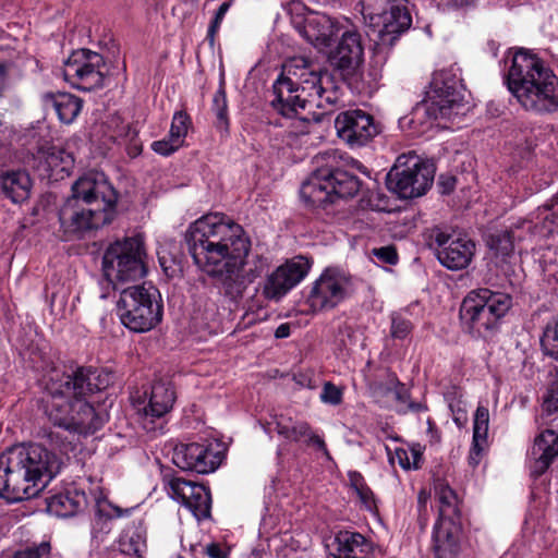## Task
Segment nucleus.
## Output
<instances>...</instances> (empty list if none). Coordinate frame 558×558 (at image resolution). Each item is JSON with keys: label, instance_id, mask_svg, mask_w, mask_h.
Listing matches in <instances>:
<instances>
[{"label": "nucleus", "instance_id": "nucleus-1", "mask_svg": "<svg viewBox=\"0 0 558 558\" xmlns=\"http://www.w3.org/2000/svg\"><path fill=\"white\" fill-rule=\"evenodd\" d=\"M185 240L197 267L219 278L223 295L234 302L270 266L266 256L251 250V240L242 227L219 213L194 221Z\"/></svg>", "mask_w": 558, "mask_h": 558}, {"label": "nucleus", "instance_id": "nucleus-2", "mask_svg": "<svg viewBox=\"0 0 558 558\" xmlns=\"http://www.w3.org/2000/svg\"><path fill=\"white\" fill-rule=\"evenodd\" d=\"M110 375L77 367L71 372L53 368L47 375L45 413L49 421L72 435H90L100 429L107 414L97 412L87 397L105 389Z\"/></svg>", "mask_w": 558, "mask_h": 558}, {"label": "nucleus", "instance_id": "nucleus-3", "mask_svg": "<svg viewBox=\"0 0 558 558\" xmlns=\"http://www.w3.org/2000/svg\"><path fill=\"white\" fill-rule=\"evenodd\" d=\"M61 466L59 458L38 444H20L0 454V498L19 502L38 496Z\"/></svg>", "mask_w": 558, "mask_h": 558}, {"label": "nucleus", "instance_id": "nucleus-4", "mask_svg": "<svg viewBox=\"0 0 558 558\" xmlns=\"http://www.w3.org/2000/svg\"><path fill=\"white\" fill-rule=\"evenodd\" d=\"M117 192L102 173H87L72 185V196L59 210L64 240L80 239L113 219Z\"/></svg>", "mask_w": 558, "mask_h": 558}, {"label": "nucleus", "instance_id": "nucleus-5", "mask_svg": "<svg viewBox=\"0 0 558 558\" xmlns=\"http://www.w3.org/2000/svg\"><path fill=\"white\" fill-rule=\"evenodd\" d=\"M507 86L526 111L546 114L558 110V77L534 53L520 49L513 54Z\"/></svg>", "mask_w": 558, "mask_h": 558}, {"label": "nucleus", "instance_id": "nucleus-6", "mask_svg": "<svg viewBox=\"0 0 558 558\" xmlns=\"http://www.w3.org/2000/svg\"><path fill=\"white\" fill-rule=\"evenodd\" d=\"M511 304L507 293L477 289L464 298L460 316L473 336L488 339L496 333L500 318L510 310Z\"/></svg>", "mask_w": 558, "mask_h": 558}, {"label": "nucleus", "instance_id": "nucleus-7", "mask_svg": "<svg viewBox=\"0 0 558 558\" xmlns=\"http://www.w3.org/2000/svg\"><path fill=\"white\" fill-rule=\"evenodd\" d=\"M360 180L350 172L320 167L302 183L301 198L311 207H326L336 198L353 197L360 190Z\"/></svg>", "mask_w": 558, "mask_h": 558}, {"label": "nucleus", "instance_id": "nucleus-8", "mask_svg": "<svg viewBox=\"0 0 558 558\" xmlns=\"http://www.w3.org/2000/svg\"><path fill=\"white\" fill-rule=\"evenodd\" d=\"M145 257L144 243L140 236L111 243L102 256L106 280L118 289L120 284L143 278L146 275Z\"/></svg>", "mask_w": 558, "mask_h": 558}, {"label": "nucleus", "instance_id": "nucleus-9", "mask_svg": "<svg viewBox=\"0 0 558 558\" xmlns=\"http://www.w3.org/2000/svg\"><path fill=\"white\" fill-rule=\"evenodd\" d=\"M159 292L144 286L122 289L117 304L122 324L132 331L145 332L154 328L162 317V306L157 301Z\"/></svg>", "mask_w": 558, "mask_h": 558}, {"label": "nucleus", "instance_id": "nucleus-10", "mask_svg": "<svg viewBox=\"0 0 558 558\" xmlns=\"http://www.w3.org/2000/svg\"><path fill=\"white\" fill-rule=\"evenodd\" d=\"M387 174L388 189L400 198L422 196L432 186L434 168L417 156H400Z\"/></svg>", "mask_w": 558, "mask_h": 558}, {"label": "nucleus", "instance_id": "nucleus-11", "mask_svg": "<svg viewBox=\"0 0 558 558\" xmlns=\"http://www.w3.org/2000/svg\"><path fill=\"white\" fill-rule=\"evenodd\" d=\"M62 71L64 80L73 87L92 92L104 86L107 66L102 56L81 49L68 58Z\"/></svg>", "mask_w": 558, "mask_h": 558}, {"label": "nucleus", "instance_id": "nucleus-12", "mask_svg": "<svg viewBox=\"0 0 558 558\" xmlns=\"http://www.w3.org/2000/svg\"><path fill=\"white\" fill-rule=\"evenodd\" d=\"M463 93L460 80L449 71L434 74L424 99L440 120H451L462 113Z\"/></svg>", "mask_w": 558, "mask_h": 558}, {"label": "nucleus", "instance_id": "nucleus-13", "mask_svg": "<svg viewBox=\"0 0 558 558\" xmlns=\"http://www.w3.org/2000/svg\"><path fill=\"white\" fill-rule=\"evenodd\" d=\"M428 245L439 263L450 270L466 268L475 254V243L466 236L453 238L439 227L428 231Z\"/></svg>", "mask_w": 558, "mask_h": 558}, {"label": "nucleus", "instance_id": "nucleus-14", "mask_svg": "<svg viewBox=\"0 0 558 558\" xmlns=\"http://www.w3.org/2000/svg\"><path fill=\"white\" fill-rule=\"evenodd\" d=\"M353 292L352 277L338 268H327L313 283L308 302L315 311L331 310Z\"/></svg>", "mask_w": 558, "mask_h": 558}, {"label": "nucleus", "instance_id": "nucleus-15", "mask_svg": "<svg viewBox=\"0 0 558 558\" xmlns=\"http://www.w3.org/2000/svg\"><path fill=\"white\" fill-rule=\"evenodd\" d=\"M335 129L338 137L351 148L366 145L378 134L373 117L359 109L340 112Z\"/></svg>", "mask_w": 558, "mask_h": 558}, {"label": "nucleus", "instance_id": "nucleus-16", "mask_svg": "<svg viewBox=\"0 0 558 558\" xmlns=\"http://www.w3.org/2000/svg\"><path fill=\"white\" fill-rule=\"evenodd\" d=\"M311 264L303 256H295L279 266L263 283L262 292L267 300H280L307 275Z\"/></svg>", "mask_w": 558, "mask_h": 558}, {"label": "nucleus", "instance_id": "nucleus-17", "mask_svg": "<svg viewBox=\"0 0 558 558\" xmlns=\"http://www.w3.org/2000/svg\"><path fill=\"white\" fill-rule=\"evenodd\" d=\"M347 21L345 17L337 19L319 12H308L302 21H294V27L310 44L323 49L330 46Z\"/></svg>", "mask_w": 558, "mask_h": 558}, {"label": "nucleus", "instance_id": "nucleus-18", "mask_svg": "<svg viewBox=\"0 0 558 558\" xmlns=\"http://www.w3.org/2000/svg\"><path fill=\"white\" fill-rule=\"evenodd\" d=\"M169 495L185 506L197 520L210 517L211 497L209 490L181 477L168 480Z\"/></svg>", "mask_w": 558, "mask_h": 558}, {"label": "nucleus", "instance_id": "nucleus-19", "mask_svg": "<svg viewBox=\"0 0 558 558\" xmlns=\"http://www.w3.org/2000/svg\"><path fill=\"white\" fill-rule=\"evenodd\" d=\"M172 462L183 471L207 474L219 466L220 457L205 444H178L173 448Z\"/></svg>", "mask_w": 558, "mask_h": 558}, {"label": "nucleus", "instance_id": "nucleus-20", "mask_svg": "<svg viewBox=\"0 0 558 558\" xmlns=\"http://www.w3.org/2000/svg\"><path fill=\"white\" fill-rule=\"evenodd\" d=\"M284 72L292 75L299 86V93L314 99L324 84H330L327 71H322L316 64L303 57H296L284 63Z\"/></svg>", "mask_w": 558, "mask_h": 558}, {"label": "nucleus", "instance_id": "nucleus-21", "mask_svg": "<svg viewBox=\"0 0 558 558\" xmlns=\"http://www.w3.org/2000/svg\"><path fill=\"white\" fill-rule=\"evenodd\" d=\"M274 98L270 100L272 108L286 118H299L300 110L308 107V97L299 93V86L293 76L284 70L272 85Z\"/></svg>", "mask_w": 558, "mask_h": 558}, {"label": "nucleus", "instance_id": "nucleus-22", "mask_svg": "<svg viewBox=\"0 0 558 558\" xmlns=\"http://www.w3.org/2000/svg\"><path fill=\"white\" fill-rule=\"evenodd\" d=\"M340 34V41L330 56L331 61L341 70H354L363 61L364 49L361 35L349 20Z\"/></svg>", "mask_w": 558, "mask_h": 558}, {"label": "nucleus", "instance_id": "nucleus-23", "mask_svg": "<svg viewBox=\"0 0 558 558\" xmlns=\"http://www.w3.org/2000/svg\"><path fill=\"white\" fill-rule=\"evenodd\" d=\"M381 28L378 37L381 44L392 45L399 35L408 31L412 24L408 0L393 1L389 10L381 15Z\"/></svg>", "mask_w": 558, "mask_h": 558}, {"label": "nucleus", "instance_id": "nucleus-24", "mask_svg": "<svg viewBox=\"0 0 558 558\" xmlns=\"http://www.w3.org/2000/svg\"><path fill=\"white\" fill-rule=\"evenodd\" d=\"M461 521H437L433 531V549L436 558H457L461 551Z\"/></svg>", "mask_w": 558, "mask_h": 558}, {"label": "nucleus", "instance_id": "nucleus-25", "mask_svg": "<svg viewBox=\"0 0 558 558\" xmlns=\"http://www.w3.org/2000/svg\"><path fill=\"white\" fill-rule=\"evenodd\" d=\"M276 432L290 441L304 440L307 446L315 447L329 458V452L324 439L316 435L306 422L293 421L291 417L280 416L276 421Z\"/></svg>", "mask_w": 558, "mask_h": 558}, {"label": "nucleus", "instance_id": "nucleus-26", "mask_svg": "<svg viewBox=\"0 0 558 558\" xmlns=\"http://www.w3.org/2000/svg\"><path fill=\"white\" fill-rule=\"evenodd\" d=\"M327 547L333 558H365L369 544L360 533L341 531Z\"/></svg>", "mask_w": 558, "mask_h": 558}, {"label": "nucleus", "instance_id": "nucleus-27", "mask_svg": "<svg viewBox=\"0 0 558 558\" xmlns=\"http://www.w3.org/2000/svg\"><path fill=\"white\" fill-rule=\"evenodd\" d=\"M558 454V434L553 429H546L534 440L531 449V457L535 463L533 473L543 474Z\"/></svg>", "mask_w": 558, "mask_h": 558}, {"label": "nucleus", "instance_id": "nucleus-28", "mask_svg": "<svg viewBox=\"0 0 558 558\" xmlns=\"http://www.w3.org/2000/svg\"><path fill=\"white\" fill-rule=\"evenodd\" d=\"M174 400L175 391L171 383L155 381L150 389L148 402L143 408V414L145 417H162L172 409Z\"/></svg>", "mask_w": 558, "mask_h": 558}, {"label": "nucleus", "instance_id": "nucleus-29", "mask_svg": "<svg viewBox=\"0 0 558 558\" xmlns=\"http://www.w3.org/2000/svg\"><path fill=\"white\" fill-rule=\"evenodd\" d=\"M41 100L45 108L52 109L65 124L72 123L83 107L82 99L69 93H45Z\"/></svg>", "mask_w": 558, "mask_h": 558}, {"label": "nucleus", "instance_id": "nucleus-30", "mask_svg": "<svg viewBox=\"0 0 558 558\" xmlns=\"http://www.w3.org/2000/svg\"><path fill=\"white\" fill-rule=\"evenodd\" d=\"M39 159L45 172L56 180L63 179L70 174L74 166V158L71 153L61 146H50L39 151Z\"/></svg>", "mask_w": 558, "mask_h": 558}, {"label": "nucleus", "instance_id": "nucleus-31", "mask_svg": "<svg viewBox=\"0 0 558 558\" xmlns=\"http://www.w3.org/2000/svg\"><path fill=\"white\" fill-rule=\"evenodd\" d=\"M440 120L425 100L416 104L411 112L399 119V128L410 135H420L426 132L434 121Z\"/></svg>", "mask_w": 558, "mask_h": 558}, {"label": "nucleus", "instance_id": "nucleus-32", "mask_svg": "<svg viewBox=\"0 0 558 558\" xmlns=\"http://www.w3.org/2000/svg\"><path fill=\"white\" fill-rule=\"evenodd\" d=\"M0 185L8 198L13 203H22L29 197L33 183L25 170H13L1 175Z\"/></svg>", "mask_w": 558, "mask_h": 558}, {"label": "nucleus", "instance_id": "nucleus-33", "mask_svg": "<svg viewBox=\"0 0 558 558\" xmlns=\"http://www.w3.org/2000/svg\"><path fill=\"white\" fill-rule=\"evenodd\" d=\"M86 504L84 493L76 490L60 493L47 500V510L58 518H69L78 513Z\"/></svg>", "mask_w": 558, "mask_h": 558}, {"label": "nucleus", "instance_id": "nucleus-34", "mask_svg": "<svg viewBox=\"0 0 558 558\" xmlns=\"http://www.w3.org/2000/svg\"><path fill=\"white\" fill-rule=\"evenodd\" d=\"M436 495L439 502V518L437 521H460L459 501L456 493L446 484L436 485Z\"/></svg>", "mask_w": 558, "mask_h": 558}, {"label": "nucleus", "instance_id": "nucleus-35", "mask_svg": "<svg viewBox=\"0 0 558 558\" xmlns=\"http://www.w3.org/2000/svg\"><path fill=\"white\" fill-rule=\"evenodd\" d=\"M146 547V534L141 524L125 529L119 539L120 550L129 556H140Z\"/></svg>", "mask_w": 558, "mask_h": 558}, {"label": "nucleus", "instance_id": "nucleus-36", "mask_svg": "<svg viewBox=\"0 0 558 558\" xmlns=\"http://www.w3.org/2000/svg\"><path fill=\"white\" fill-rule=\"evenodd\" d=\"M489 426V411L484 405H478L473 424V450L478 453L487 442Z\"/></svg>", "mask_w": 558, "mask_h": 558}, {"label": "nucleus", "instance_id": "nucleus-37", "mask_svg": "<svg viewBox=\"0 0 558 558\" xmlns=\"http://www.w3.org/2000/svg\"><path fill=\"white\" fill-rule=\"evenodd\" d=\"M424 447L420 444H412L408 448H396L392 460H397L404 470H417L423 461Z\"/></svg>", "mask_w": 558, "mask_h": 558}, {"label": "nucleus", "instance_id": "nucleus-38", "mask_svg": "<svg viewBox=\"0 0 558 558\" xmlns=\"http://www.w3.org/2000/svg\"><path fill=\"white\" fill-rule=\"evenodd\" d=\"M541 345L547 356L558 362V316L546 324L541 337Z\"/></svg>", "mask_w": 558, "mask_h": 558}, {"label": "nucleus", "instance_id": "nucleus-39", "mask_svg": "<svg viewBox=\"0 0 558 558\" xmlns=\"http://www.w3.org/2000/svg\"><path fill=\"white\" fill-rule=\"evenodd\" d=\"M511 235L513 234L509 233L508 230L493 233L487 239V246L496 256L505 258L511 255L514 251V244Z\"/></svg>", "mask_w": 558, "mask_h": 558}, {"label": "nucleus", "instance_id": "nucleus-40", "mask_svg": "<svg viewBox=\"0 0 558 558\" xmlns=\"http://www.w3.org/2000/svg\"><path fill=\"white\" fill-rule=\"evenodd\" d=\"M339 102L337 89L330 84H324L323 90H319L317 96L308 101V107H316L325 110L326 113L331 112L332 108Z\"/></svg>", "mask_w": 558, "mask_h": 558}, {"label": "nucleus", "instance_id": "nucleus-41", "mask_svg": "<svg viewBox=\"0 0 558 558\" xmlns=\"http://www.w3.org/2000/svg\"><path fill=\"white\" fill-rule=\"evenodd\" d=\"M190 125L191 120L185 112H175L171 121L169 136L174 140V143L183 146Z\"/></svg>", "mask_w": 558, "mask_h": 558}, {"label": "nucleus", "instance_id": "nucleus-42", "mask_svg": "<svg viewBox=\"0 0 558 558\" xmlns=\"http://www.w3.org/2000/svg\"><path fill=\"white\" fill-rule=\"evenodd\" d=\"M213 111L215 112L218 123L217 126L220 130L228 129V105L226 92L223 88H219L213 99Z\"/></svg>", "mask_w": 558, "mask_h": 558}, {"label": "nucleus", "instance_id": "nucleus-43", "mask_svg": "<svg viewBox=\"0 0 558 558\" xmlns=\"http://www.w3.org/2000/svg\"><path fill=\"white\" fill-rule=\"evenodd\" d=\"M555 199H557L556 204H558V195ZM555 206L556 205H551V207L545 206L539 211L542 219L541 232L544 235H549L558 231V208L555 209Z\"/></svg>", "mask_w": 558, "mask_h": 558}, {"label": "nucleus", "instance_id": "nucleus-44", "mask_svg": "<svg viewBox=\"0 0 558 558\" xmlns=\"http://www.w3.org/2000/svg\"><path fill=\"white\" fill-rule=\"evenodd\" d=\"M412 323L400 315H392L390 335L395 339H405L412 331Z\"/></svg>", "mask_w": 558, "mask_h": 558}, {"label": "nucleus", "instance_id": "nucleus-45", "mask_svg": "<svg viewBox=\"0 0 558 558\" xmlns=\"http://www.w3.org/2000/svg\"><path fill=\"white\" fill-rule=\"evenodd\" d=\"M50 553V544L41 542L39 545L29 546L16 551L13 558H45Z\"/></svg>", "mask_w": 558, "mask_h": 558}, {"label": "nucleus", "instance_id": "nucleus-46", "mask_svg": "<svg viewBox=\"0 0 558 558\" xmlns=\"http://www.w3.org/2000/svg\"><path fill=\"white\" fill-rule=\"evenodd\" d=\"M111 124H116L112 137L120 142L136 137L137 131L130 124L120 120L119 117L111 120Z\"/></svg>", "mask_w": 558, "mask_h": 558}, {"label": "nucleus", "instance_id": "nucleus-47", "mask_svg": "<svg viewBox=\"0 0 558 558\" xmlns=\"http://www.w3.org/2000/svg\"><path fill=\"white\" fill-rule=\"evenodd\" d=\"M229 8H230L229 2L221 3L215 14L214 20L211 21V23L208 27L207 40L209 41L210 46H214L215 36H216L218 29L220 28L222 20L225 17L226 13L228 12Z\"/></svg>", "mask_w": 558, "mask_h": 558}, {"label": "nucleus", "instance_id": "nucleus-48", "mask_svg": "<svg viewBox=\"0 0 558 558\" xmlns=\"http://www.w3.org/2000/svg\"><path fill=\"white\" fill-rule=\"evenodd\" d=\"M533 229V225L530 220H519L517 223L512 225L510 229L508 230L509 233H512L514 235H511V239L513 240V243L515 241L521 242L525 240L529 235H531Z\"/></svg>", "mask_w": 558, "mask_h": 558}, {"label": "nucleus", "instance_id": "nucleus-49", "mask_svg": "<svg viewBox=\"0 0 558 558\" xmlns=\"http://www.w3.org/2000/svg\"><path fill=\"white\" fill-rule=\"evenodd\" d=\"M320 400L324 403L337 405L342 401V391L331 383H326L320 393Z\"/></svg>", "mask_w": 558, "mask_h": 558}, {"label": "nucleus", "instance_id": "nucleus-50", "mask_svg": "<svg viewBox=\"0 0 558 558\" xmlns=\"http://www.w3.org/2000/svg\"><path fill=\"white\" fill-rule=\"evenodd\" d=\"M180 147H182L181 144L174 143V140L171 138L169 135L162 140L155 141L151 144V149L162 156H168L178 150Z\"/></svg>", "mask_w": 558, "mask_h": 558}, {"label": "nucleus", "instance_id": "nucleus-51", "mask_svg": "<svg viewBox=\"0 0 558 558\" xmlns=\"http://www.w3.org/2000/svg\"><path fill=\"white\" fill-rule=\"evenodd\" d=\"M373 254L379 260L389 265H395L398 262V254L392 245L374 248Z\"/></svg>", "mask_w": 558, "mask_h": 558}, {"label": "nucleus", "instance_id": "nucleus-52", "mask_svg": "<svg viewBox=\"0 0 558 558\" xmlns=\"http://www.w3.org/2000/svg\"><path fill=\"white\" fill-rule=\"evenodd\" d=\"M545 407L549 412L558 411V375L556 379L550 384L548 395L545 399Z\"/></svg>", "mask_w": 558, "mask_h": 558}, {"label": "nucleus", "instance_id": "nucleus-53", "mask_svg": "<svg viewBox=\"0 0 558 558\" xmlns=\"http://www.w3.org/2000/svg\"><path fill=\"white\" fill-rule=\"evenodd\" d=\"M357 496L362 500V502L368 508L372 509L374 507V494L372 489L365 484L363 487H360L356 490Z\"/></svg>", "mask_w": 558, "mask_h": 558}, {"label": "nucleus", "instance_id": "nucleus-54", "mask_svg": "<svg viewBox=\"0 0 558 558\" xmlns=\"http://www.w3.org/2000/svg\"><path fill=\"white\" fill-rule=\"evenodd\" d=\"M126 145V150L129 156L136 157L142 153V144L138 140V137L129 138L128 141L123 142Z\"/></svg>", "mask_w": 558, "mask_h": 558}, {"label": "nucleus", "instance_id": "nucleus-55", "mask_svg": "<svg viewBox=\"0 0 558 558\" xmlns=\"http://www.w3.org/2000/svg\"><path fill=\"white\" fill-rule=\"evenodd\" d=\"M206 554L210 558H228V553L216 543H210L206 546Z\"/></svg>", "mask_w": 558, "mask_h": 558}, {"label": "nucleus", "instance_id": "nucleus-56", "mask_svg": "<svg viewBox=\"0 0 558 558\" xmlns=\"http://www.w3.org/2000/svg\"><path fill=\"white\" fill-rule=\"evenodd\" d=\"M390 391L393 393V397L400 401L405 403L408 400V389L405 386L398 380L393 384V387L390 388Z\"/></svg>", "mask_w": 558, "mask_h": 558}, {"label": "nucleus", "instance_id": "nucleus-57", "mask_svg": "<svg viewBox=\"0 0 558 558\" xmlns=\"http://www.w3.org/2000/svg\"><path fill=\"white\" fill-rule=\"evenodd\" d=\"M454 184L456 179L453 177H440L439 179L440 192L442 194H449L451 191H453Z\"/></svg>", "mask_w": 558, "mask_h": 558}, {"label": "nucleus", "instance_id": "nucleus-58", "mask_svg": "<svg viewBox=\"0 0 558 558\" xmlns=\"http://www.w3.org/2000/svg\"><path fill=\"white\" fill-rule=\"evenodd\" d=\"M476 0H449L448 7L452 9H466L475 4Z\"/></svg>", "mask_w": 558, "mask_h": 558}, {"label": "nucleus", "instance_id": "nucleus-59", "mask_svg": "<svg viewBox=\"0 0 558 558\" xmlns=\"http://www.w3.org/2000/svg\"><path fill=\"white\" fill-rule=\"evenodd\" d=\"M350 482L355 492L366 484L362 475L356 472L350 474Z\"/></svg>", "mask_w": 558, "mask_h": 558}, {"label": "nucleus", "instance_id": "nucleus-60", "mask_svg": "<svg viewBox=\"0 0 558 558\" xmlns=\"http://www.w3.org/2000/svg\"><path fill=\"white\" fill-rule=\"evenodd\" d=\"M290 336V326L288 324H281L275 331V337L278 339L287 338Z\"/></svg>", "mask_w": 558, "mask_h": 558}, {"label": "nucleus", "instance_id": "nucleus-61", "mask_svg": "<svg viewBox=\"0 0 558 558\" xmlns=\"http://www.w3.org/2000/svg\"><path fill=\"white\" fill-rule=\"evenodd\" d=\"M428 424V434L430 436V442L437 444L440 440V436L438 432L434 428L433 422L430 420L427 421Z\"/></svg>", "mask_w": 558, "mask_h": 558}, {"label": "nucleus", "instance_id": "nucleus-62", "mask_svg": "<svg viewBox=\"0 0 558 558\" xmlns=\"http://www.w3.org/2000/svg\"><path fill=\"white\" fill-rule=\"evenodd\" d=\"M50 438L52 441L56 442V445L62 450V451H66L68 450V447L70 446V442L69 444H65L63 441H59V434H54V433H51L50 435Z\"/></svg>", "mask_w": 558, "mask_h": 558}, {"label": "nucleus", "instance_id": "nucleus-63", "mask_svg": "<svg viewBox=\"0 0 558 558\" xmlns=\"http://www.w3.org/2000/svg\"><path fill=\"white\" fill-rule=\"evenodd\" d=\"M408 409L414 412L425 411L426 407L418 402H409Z\"/></svg>", "mask_w": 558, "mask_h": 558}, {"label": "nucleus", "instance_id": "nucleus-64", "mask_svg": "<svg viewBox=\"0 0 558 558\" xmlns=\"http://www.w3.org/2000/svg\"><path fill=\"white\" fill-rule=\"evenodd\" d=\"M8 76V65L0 63V85L4 84Z\"/></svg>", "mask_w": 558, "mask_h": 558}]
</instances>
